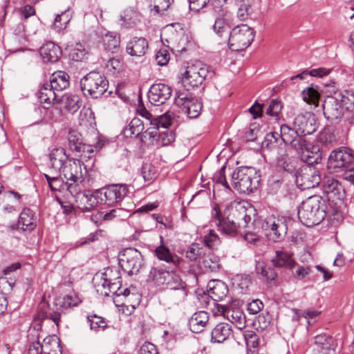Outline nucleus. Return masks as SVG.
Here are the masks:
<instances>
[{"label":"nucleus","instance_id":"f257e3e1","mask_svg":"<svg viewBox=\"0 0 354 354\" xmlns=\"http://www.w3.org/2000/svg\"><path fill=\"white\" fill-rule=\"evenodd\" d=\"M293 220L290 217L282 215L274 216L272 214L264 218L257 214H254L252 225L254 230L261 232L268 239L278 243L285 239L288 225Z\"/></svg>","mask_w":354,"mask_h":354},{"label":"nucleus","instance_id":"f03ea898","mask_svg":"<svg viewBox=\"0 0 354 354\" xmlns=\"http://www.w3.org/2000/svg\"><path fill=\"white\" fill-rule=\"evenodd\" d=\"M327 209L326 201L321 196L313 195L299 206L298 218L306 227L317 225L328 216Z\"/></svg>","mask_w":354,"mask_h":354},{"label":"nucleus","instance_id":"7ed1b4c3","mask_svg":"<svg viewBox=\"0 0 354 354\" xmlns=\"http://www.w3.org/2000/svg\"><path fill=\"white\" fill-rule=\"evenodd\" d=\"M272 266L266 264L264 261H257L255 272L260 274L268 286H277V279L278 273L275 268H284L292 270L297 265L292 255L284 250H276L275 257L270 260Z\"/></svg>","mask_w":354,"mask_h":354},{"label":"nucleus","instance_id":"20e7f679","mask_svg":"<svg viewBox=\"0 0 354 354\" xmlns=\"http://www.w3.org/2000/svg\"><path fill=\"white\" fill-rule=\"evenodd\" d=\"M1 198L5 203L3 212L6 231L8 234L19 239V236H16V234L20 235L22 231V227H20L22 212H19L21 194L14 191H8L2 194Z\"/></svg>","mask_w":354,"mask_h":354},{"label":"nucleus","instance_id":"39448f33","mask_svg":"<svg viewBox=\"0 0 354 354\" xmlns=\"http://www.w3.org/2000/svg\"><path fill=\"white\" fill-rule=\"evenodd\" d=\"M80 85L84 95L93 99L102 96L107 97L112 93V91H108L109 84L107 77L100 71H90L80 80Z\"/></svg>","mask_w":354,"mask_h":354},{"label":"nucleus","instance_id":"423d86ee","mask_svg":"<svg viewBox=\"0 0 354 354\" xmlns=\"http://www.w3.org/2000/svg\"><path fill=\"white\" fill-rule=\"evenodd\" d=\"M231 177L234 188L240 194L253 193L259 185V176H257L256 170L252 167H238Z\"/></svg>","mask_w":354,"mask_h":354},{"label":"nucleus","instance_id":"0eeeda50","mask_svg":"<svg viewBox=\"0 0 354 354\" xmlns=\"http://www.w3.org/2000/svg\"><path fill=\"white\" fill-rule=\"evenodd\" d=\"M182 75V84L189 91L201 86L206 79L212 78L214 75V71L211 66L201 62H196L188 66Z\"/></svg>","mask_w":354,"mask_h":354},{"label":"nucleus","instance_id":"6e6552de","mask_svg":"<svg viewBox=\"0 0 354 354\" xmlns=\"http://www.w3.org/2000/svg\"><path fill=\"white\" fill-rule=\"evenodd\" d=\"M254 36L255 31L247 24L237 25L230 32L229 48L236 52L244 50L252 44Z\"/></svg>","mask_w":354,"mask_h":354},{"label":"nucleus","instance_id":"1a4fd4ad","mask_svg":"<svg viewBox=\"0 0 354 354\" xmlns=\"http://www.w3.org/2000/svg\"><path fill=\"white\" fill-rule=\"evenodd\" d=\"M354 162V151L347 147L333 149L328 158L327 167L334 173L343 171Z\"/></svg>","mask_w":354,"mask_h":354},{"label":"nucleus","instance_id":"9d476101","mask_svg":"<svg viewBox=\"0 0 354 354\" xmlns=\"http://www.w3.org/2000/svg\"><path fill=\"white\" fill-rule=\"evenodd\" d=\"M119 265L129 276L137 274L145 266L143 255L134 248H127L120 252Z\"/></svg>","mask_w":354,"mask_h":354},{"label":"nucleus","instance_id":"9b49d317","mask_svg":"<svg viewBox=\"0 0 354 354\" xmlns=\"http://www.w3.org/2000/svg\"><path fill=\"white\" fill-rule=\"evenodd\" d=\"M129 192V185L124 183L110 184L96 192L100 193L101 203L109 207L120 205Z\"/></svg>","mask_w":354,"mask_h":354},{"label":"nucleus","instance_id":"f8f14e48","mask_svg":"<svg viewBox=\"0 0 354 354\" xmlns=\"http://www.w3.org/2000/svg\"><path fill=\"white\" fill-rule=\"evenodd\" d=\"M174 104L179 107L181 112L189 119L197 118L203 107L201 99L192 97L183 91H176L174 97Z\"/></svg>","mask_w":354,"mask_h":354},{"label":"nucleus","instance_id":"ddd939ff","mask_svg":"<svg viewBox=\"0 0 354 354\" xmlns=\"http://www.w3.org/2000/svg\"><path fill=\"white\" fill-rule=\"evenodd\" d=\"M321 189L326 196V201H331L336 206H341L346 197V191L344 185L338 180L326 177L322 180Z\"/></svg>","mask_w":354,"mask_h":354},{"label":"nucleus","instance_id":"4468645a","mask_svg":"<svg viewBox=\"0 0 354 354\" xmlns=\"http://www.w3.org/2000/svg\"><path fill=\"white\" fill-rule=\"evenodd\" d=\"M295 182L301 190L313 188L322 183L320 172L313 165H302L299 167Z\"/></svg>","mask_w":354,"mask_h":354},{"label":"nucleus","instance_id":"2eb2a0df","mask_svg":"<svg viewBox=\"0 0 354 354\" xmlns=\"http://www.w3.org/2000/svg\"><path fill=\"white\" fill-rule=\"evenodd\" d=\"M281 140L284 145H289L292 149L304 152L307 150V140L302 138L297 129L294 126V122L292 124H282L280 126V133H279Z\"/></svg>","mask_w":354,"mask_h":354},{"label":"nucleus","instance_id":"dca6fc26","mask_svg":"<svg viewBox=\"0 0 354 354\" xmlns=\"http://www.w3.org/2000/svg\"><path fill=\"white\" fill-rule=\"evenodd\" d=\"M97 138L98 141L95 144L88 145L83 142L82 136L80 132L70 130L68 135L69 149L78 153H88V159H91L94 152L93 147L101 149L104 145V140L100 136Z\"/></svg>","mask_w":354,"mask_h":354},{"label":"nucleus","instance_id":"f3484780","mask_svg":"<svg viewBox=\"0 0 354 354\" xmlns=\"http://www.w3.org/2000/svg\"><path fill=\"white\" fill-rule=\"evenodd\" d=\"M322 106L325 118L331 124H337L342 122V114L344 111L342 108L337 97L328 95L324 100Z\"/></svg>","mask_w":354,"mask_h":354},{"label":"nucleus","instance_id":"a211bd4d","mask_svg":"<svg viewBox=\"0 0 354 354\" xmlns=\"http://www.w3.org/2000/svg\"><path fill=\"white\" fill-rule=\"evenodd\" d=\"M293 122L294 126L302 138H306V136L313 134L319 127L316 115L313 112L299 114Z\"/></svg>","mask_w":354,"mask_h":354},{"label":"nucleus","instance_id":"6ab92c4d","mask_svg":"<svg viewBox=\"0 0 354 354\" xmlns=\"http://www.w3.org/2000/svg\"><path fill=\"white\" fill-rule=\"evenodd\" d=\"M277 168L278 169L277 174H283L287 176L290 174L292 178H295L297 173L299 171L300 161L297 158L290 157L288 153H279L276 157Z\"/></svg>","mask_w":354,"mask_h":354},{"label":"nucleus","instance_id":"aec40b11","mask_svg":"<svg viewBox=\"0 0 354 354\" xmlns=\"http://www.w3.org/2000/svg\"><path fill=\"white\" fill-rule=\"evenodd\" d=\"M153 256L160 261H164L172 267H180L183 262V259L176 253L173 252L170 248L164 243V238L160 236V245L155 248L152 251Z\"/></svg>","mask_w":354,"mask_h":354},{"label":"nucleus","instance_id":"412c9836","mask_svg":"<svg viewBox=\"0 0 354 354\" xmlns=\"http://www.w3.org/2000/svg\"><path fill=\"white\" fill-rule=\"evenodd\" d=\"M115 274L117 277L112 279V274L113 273V269L108 267L105 271L102 273L101 279L103 281L102 283V287L104 289L108 288V291H101L100 294L104 297H109L110 293H113V295L118 296L122 287V279L120 273L118 270H115Z\"/></svg>","mask_w":354,"mask_h":354},{"label":"nucleus","instance_id":"4be33fe9","mask_svg":"<svg viewBox=\"0 0 354 354\" xmlns=\"http://www.w3.org/2000/svg\"><path fill=\"white\" fill-rule=\"evenodd\" d=\"M99 189L94 190H84V192L75 199L77 207L82 213L91 212L97 205L101 203V196L100 193H96Z\"/></svg>","mask_w":354,"mask_h":354},{"label":"nucleus","instance_id":"5701e85b","mask_svg":"<svg viewBox=\"0 0 354 354\" xmlns=\"http://www.w3.org/2000/svg\"><path fill=\"white\" fill-rule=\"evenodd\" d=\"M171 93L172 89L167 84L155 83L151 86L147 97L151 105L159 106L170 98Z\"/></svg>","mask_w":354,"mask_h":354},{"label":"nucleus","instance_id":"b1692460","mask_svg":"<svg viewBox=\"0 0 354 354\" xmlns=\"http://www.w3.org/2000/svg\"><path fill=\"white\" fill-rule=\"evenodd\" d=\"M180 267H172L162 264L158 266H152L150 269L148 281H151L155 286H164L169 279L172 273L177 272Z\"/></svg>","mask_w":354,"mask_h":354},{"label":"nucleus","instance_id":"393cba45","mask_svg":"<svg viewBox=\"0 0 354 354\" xmlns=\"http://www.w3.org/2000/svg\"><path fill=\"white\" fill-rule=\"evenodd\" d=\"M82 165L84 164L82 160L71 158L68 160L66 165L64 166L59 174H62L66 180L82 182L84 180L82 170Z\"/></svg>","mask_w":354,"mask_h":354},{"label":"nucleus","instance_id":"a878e982","mask_svg":"<svg viewBox=\"0 0 354 354\" xmlns=\"http://www.w3.org/2000/svg\"><path fill=\"white\" fill-rule=\"evenodd\" d=\"M39 54L45 63H55L58 62L62 55V50L53 41H48L39 48Z\"/></svg>","mask_w":354,"mask_h":354},{"label":"nucleus","instance_id":"bb28decb","mask_svg":"<svg viewBox=\"0 0 354 354\" xmlns=\"http://www.w3.org/2000/svg\"><path fill=\"white\" fill-rule=\"evenodd\" d=\"M148 48L149 43L145 37H133L127 44L126 53L131 57H142Z\"/></svg>","mask_w":354,"mask_h":354},{"label":"nucleus","instance_id":"cd10ccee","mask_svg":"<svg viewBox=\"0 0 354 354\" xmlns=\"http://www.w3.org/2000/svg\"><path fill=\"white\" fill-rule=\"evenodd\" d=\"M49 167L59 173L62 171L70 159L66 154V150L62 147L54 148L49 153Z\"/></svg>","mask_w":354,"mask_h":354},{"label":"nucleus","instance_id":"c85d7f7f","mask_svg":"<svg viewBox=\"0 0 354 354\" xmlns=\"http://www.w3.org/2000/svg\"><path fill=\"white\" fill-rule=\"evenodd\" d=\"M288 181L286 175L275 173L269 176L267 182V192L270 195H276L281 192L288 184Z\"/></svg>","mask_w":354,"mask_h":354},{"label":"nucleus","instance_id":"c756f323","mask_svg":"<svg viewBox=\"0 0 354 354\" xmlns=\"http://www.w3.org/2000/svg\"><path fill=\"white\" fill-rule=\"evenodd\" d=\"M208 292L211 295L212 301H222L227 297L229 292L227 285L221 280H212L207 284Z\"/></svg>","mask_w":354,"mask_h":354},{"label":"nucleus","instance_id":"7c9ffc66","mask_svg":"<svg viewBox=\"0 0 354 354\" xmlns=\"http://www.w3.org/2000/svg\"><path fill=\"white\" fill-rule=\"evenodd\" d=\"M232 333L231 325L223 322L219 323L212 330L211 342L223 343L232 335Z\"/></svg>","mask_w":354,"mask_h":354},{"label":"nucleus","instance_id":"2f4dec72","mask_svg":"<svg viewBox=\"0 0 354 354\" xmlns=\"http://www.w3.org/2000/svg\"><path fill=\"white\" fill-rule=\"evenodd\" d=\"M232 26V19L230 16L227 12L222 13L216 17L213 30L219 37H223L225 33L230 35Z\"/></svg>","mask_w":354,"mask_h":354},{"label":"nucleus","instance_id":"473e14b6","mask_svg":"<svg viewBox=\"0 0 354 354\" xmlns=\"http://www.w3.org/2000/svg\"><path fill=\"white\" fill-rule=\"evenodd\" d=\"M209 320L208 313L201 310L192 315L189 319L188 325L190 330L194 333H200L207 325Z\"/></svg>","mask_w":354,"mask_h":354},{"label":"nucleus","instance_id":"72a5a7b5","mask_svg":"<svg viewBox=\"0 0 354 354\" xmlns=\"http://www.w3.org/2000/svg\"><path fill=\"white\" fill-rule=\"evenodd\" d=\"M69 75L63 71H57L51 74L49 80V86L57 91H62L69 86Z\"/></svg>","mask_w":354,"mask_h":354},{"label":"nucleus","instance_id":"f704fd0d","mask_svg":"<svg viewBox=\"0 0 354 354\" xmlns=\"http://www.w3.org/2000/svg\"><path fill=\"white\" fill-rule=\"evenodd\" d=\"M165 285L168 289L178 290L181 299H184L187 295V283L183 281L177 272L172 273Z\"/></svg>","mask_w":354,"mask_h":354},{"label":"nucleus","instance_id":"c9c22d12","mask_svg":"<svg viewBox=\"0 0 354 354\" xmlns=\"http://www.w3.org/2000/svg\"><path fill=\"white\" fill-rule=\"evenodd\" d=\"M283 142L280 138L279 133L272 131L266 134L263 140L261 142V147L264 151L268 152H274L279 151V146Z\"/></svg>","mask_w":354,"mask_h":354},{"label":"nucleus","instance_id":"e433bc0d","mask_svg":"<svg viewBox=\"0 0 354 354\" xmlns=\"http://www.w3.org/2000/svg\"><path fill=\"white\" fill-rule=\"evenodd\" d=\"M64 104V108L74 114L80 108V97L77 95L64 94L59 96L57 104Z\"/></svg>","mask_w":354,"mask_h":354},{"label":"nucleus","instance_id":"4c0bfd02","mask_svg":"<svg viewBox=\"0 0 354 354\" xmlns=\"http://www.w3.org/2000/svg\"><path fill=\"white\" fill-rule=\"evenodd\" d=\"M55 89L49 86V82L44 83L40 88L38 98L41 103L57 104L59 95L55 93Z\"/></svg>","mask_w":354,"mask_h":354},{"label":"nucleus","instance_id":"58836bf2","mask_svg":"<svg viewBox=\"0 0 354 354\" xmlns=\"http://www.w3.org/2000/svg\"><path fill=\"white\" fill-rule=\"evenodd\" d=\"M201 263L206 272H216L221 268L219 257L210 251L203 253Z\"/></svg>","mask_w":354,"mask_h":354},{"label":"nucleus","instance_id":"ea45409f","mask_svg":"<svg viewBox=\"0 0 354 354\" xmlns=\"http://www.w3.org/2000/svg\"><path fill=\"white\" fill-rule=\"evenodd\" d=\"M323 90L319 85L311 84L301 91V96L308 104H316L318 103Z\"/></svg>","mask_w":354,"mask_h":354},{"label":"nucleus","instance_id":"a19ab883","mask_svg":"<svg viewBox=\"0 0 354 354\" xmlns=\"http://www.w3.org/2000/svg\"><path fill=\"white\" fill-rule=\"evenodd\" d=\"M229 216H226L225 221L216 223V226L218 230L230 238H234L238 235V227H239L232 220H230Z\"/></svg>","mask_w":354,"mask_h":354},{"label":"nucleus","instance_id":"79ce46f5","mask_svg":"<svg viewBox=\"0 0 354 354\" xmlns=\"http://www.w3.org/2000/svg\"><path fill=\"white\" fill-rule=\"evenodd\" d=\"M144 124L142 121L138 118H133L129 125L124 128L122 131L123 136L128 138L135 136L136 138L142 132Z\"/></svg>","mask_w":354,"mask_h":354},{"label":"nucleus","instance_id":"37998d69","mask_svg":"<svg viewBox=\"0 0 354 354\" xmlns=\"http://www.w3.org/2000/svg\"><path fill=\"white\" fill-rule=\"evenodd\" d=\"M317 140L322 147L326 148L332 147L337 143L335 135L329 127L324 128L319 133Z\"/></svg>","mask_w":354,"mask_h":354},{"label":"nucleus","instance_id":"c03bdc74","mask_svg":"<svg viewBox=\"0 0 354 354\" xmlns=\"http://www.w3.org/2000/svg\"><path fill=\"white\" fill-rule=\"evenodd\" d=\"M225 215L230 218L239 227L242 225V218L245 217V207L240 206L239 207H233L232 205H227L225 208Z\"/></svg>","mask_w":354,"mask_h":354},{"label":"nucleus","instance_id":"a18cd8bd","mask_svg":"<svg viewBox=\"0 0 354 354\" xmlns=\"http://www.w3.org/2000/svg\"><path fill=\"white\" fill-rule=\"evenodd\" d=\"M323 147L319 145H314L310 148L307 144L308 149L306 150L308 153L305 162L308 165L318 164L322 158V153L321 149Z\"/></svg>","mask_w":354,"mask_h":354},{"label":"nucleus","instance_id":"49530a36","mask_svg":"<svg viewBox=\"0 0 354 354\" xmlns=\"http://www.w3.org/2000/svg\"><path fill=\"white\" fill-rule=\"evenodd\" d=\"M335 97L339 98L341 106L344 111L354 110V93L348 90L344 92L335 93Z\"/></svg>","mask_w":354,"mask_h":354},{"label":"nucleus","instance_id":"de8ad7c7","mask_svg":"<svg viewBox=\"0 0 354 354\" xmlns=\"http://www.w3.org/2000/svg\"><path fill=\"white\" fill-rule=\"evenodd\" d=\"M283 109V104L279 99H272L268 106L266 109V114L275 120H279L282 116L281 110Z\"/></svg>","mask_w":354,"mask_h":354},{"label":"nucleus","instance_id":"09e8293b","mask_svg":"<svg viewBox=\"0 0 354 354\" xmlns=\"http://www.w3.org/2000/svg\"><path fill=\"white\" fill-rule=\"evenodd\" d=\"M175 41L176 44L171 50L181 54L186 52L187 47L191 45V37L188 33L182 32L177 35Z\"/></svg>","mask_w":354,"mask_h":354},{"label":"nucleus","instance_id":"8fccbe9b","mask_svg":"<svg viewBox=\"0 0 354 354\" xmlns=\"http://www.w3.org/2000/svg\"><path fill=\"white\" fill-rule=\"evenodd\" d=\"M37 217L35 212L30 208L24 207V232H31L37 225Z\"/></svg>","mask_w":354,"mask_h":354},{"label":"nucleus","instance_id":"3c124183","mask_svg":"<svg viewBox=\"0 0 354 354\" xmlns=\"http://www.w3.org/2000/svg\"><path fill=\"white\" fill-rule=\"evenodd\" d=\"M102 217L103 221H110L113 218H118L119 220H125L129 217V212L124 208H115L112 209L109 212L103 214L102 212H98Z\"/></svg>","mask_w":354,"mask_h":354},{"label":"nucleus","instance_id":"603ef678","mask_svg":"<svg viewBox=\"0 0 354 354\" xmlns=\"http://www.w3.org/2000/svg\"><path fill=\"white\" fill-rule=\"evenodd\" d=\"M261 133L260 124L257 122L250 123L245 129L243 140L245 142H256Z\"/></svg>","mask_w":354,"mask_h":354},{"label":"nucleus","instance_id":"864d4df0","mask_svg":"<svg viewBox=\"0 0 354 354\" xmlns=\"http://www.w3.org/2000/svg\"><path fill=\"white\" fill-rule=\"evenodd\" d=\"M103 42L106 50L111 53H115L120 47V36L114 35L113 32H109L104 37Z\"/></svg>","mask_w":354,"mask_h":354},{"label":"nucleus","instance_id":"5fc2aeb1","mask_svg":"<svg viewBox=\"0 0 354 354\" xmlns=\"http://www.w3.org/2000/svg\"><path fill=\"white\" fill-rule=\"evenodd\" d=\"M122 26L126 28L135 27L138 24V14L131 9H126L121 15Z\"/></svg>","mask_w":354,"mask_h":354},{"label":"nucleus","instance_id":"6e6d98bb","mask_svg":"<svg viewBox=\"0 0 354 354\" xmlns=\"http://www.w3.org/2000/svg\"><path fill=\"white\" fill-rule=\"evenodd\" d=\"M87 322L89 323L91 330L98 331L100 329L104 330L107 328L105 319L96 314L88 315Z\"/></svg>","mask_w":354,"mask_h":354},{"label":"nucleus","instance_id":"4d7b16f0","mask_svg":"<svg viewBox=\"0 0 354 354\" xmlns=\"http://www.w3.org/2000/svg\"><path fill=\"white\" fill-rule=\"evenodd\" d=\"M315 344L322 351H329L333 345V338L332 336L326 333L317 335L315 337Z\"/></svg>","mask_w":354,"mask_h":354},{"label":"nucleus","instance_id":"13d9d810","mask_svg":"<svg viewBox=\"0 0 354 354\" xmlns=\"http://www.w3.org/2000/svg\"><path fill=\"white\" fill-rule=\"evenodd\" d=\"M71 21L70 14L67 11L57 15L52 27L57 32L65 29Z\"/></svg>","mask_w":354,"mask_h":354},{"label":"nucleus","instance_id":"bf43d9fd","mask_svg":"<svg viewBox=\"0 0 354 354\" xmlns=\"http://www.w3.org/2000/svg\"><path fill=\"white\" fill-rule=\"evenodd\" d=\"M141 174L145 181H151L157 177V169L151 162H144L142 169Z\"/></svg>","mask_w":354,"mask_h":354},{"label":"nucleus","instance_id":"052dcab7","mask_svg":"<svg viewBox=\"0 0 354 354\" xmlns=\"http://www.w3.org/2000/svg\"><path fill=\"white\" fill-rule=\"evenodd\" d=\"M104 231L101 229L97 230L95 232L91 233L87 237L80 239L75 243L76 247H82L84 245L90 244L99 240V238L103 236Z\"/></svg>","mask_w":354,"mask_h":354},{"label":"nucleus","instance_id":"680f3d73","mask_svg":"<svg viewBox=\"0 0 354 354\" xmlns=\"http://www.w3.org/2000/svg\"><path fill=\"white\" fill-rule=\"evenodd\" d=\"M176 139V133L173 130L165 129L158 132V142L162 146H168Z\"/></svg>","mask_w":354,"mask_h":354},{"label":"nucleus","instance_id":"e2e57ef3","mask_svg":"<svg viewBox=\"0 0 354 354\" xmlns=\"http://www.w3.org/2000/svg\"><path fill=\"white\" fill-rule=\"evenodd\" d=\"M203 242L205 246L210 250L215 249L221 243V240L218 234L212 230L203 238Z\"/></svg>","mask_w":354,"mask_h":354},{"label":"nucleus","instance_id":"0e129e2a","mask_svg":"<svg viewBox=\"0 0 354 354\" xmlns=\"http://www.w3.org/2000/svg\"><path fill=\"white\" fill-rule=\"evenodd\" d=\"M225 169L226 165L222 166L218 171L214 174L212 180L217 184L223 185L225 189L231 191V188L226 180Z\"/></svg>","mask_w":354,"mask_h":354},{"label":"nucleus","instance_id":"69168bd1","mask_svg":"<svg viewBox=\"0 0 354 354\" xmlns=\"http://www.w3.org/2000/svg\"><path fill=\"white\" fill-rule=\"evenodd\" d=\"M203 248L197 243H193L187 250L185 257L191 261H195L202 254Z\"/></svg>","mask_w":354,"mask_h":354},{"label":"nucleus","instance_id":"338daca9","mask_svg":"<svg viewBox=\"0 0 354 354\" xmlns=\"http://www.w3.org/2000/svg\"><path fill=\"white\" fill-rule=\"evenodd\" d=\"M189 10L196 13L205 12L210 0H188Z\"/></svg>","mask_w":354,"mask_h":354},{"label":"nucleus","instance_id":"774afa93","mask_svg":"<svg viewBox=\"0 0 354 354\" xmlns=\"http://www.w3.org/2000/svg\"><path fill=\"white\" fill-rule=\"evenodd\" d=\"M342 122H344V131L347 134L351 127H354V110L344 111Z\"/></svg>","mask_w":354,"mask_h":354}]
</instances>
